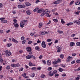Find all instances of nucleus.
<instances>
[{
	"mask_svg": "<svg viewBox=\"0 0 80 80\" xmlns=\"http://www.w3.org/2000/svg\"><path fill=\"white\" fill-rule=\"evenodd\" d=\"M80 80V77H77V78H76V80Z\"/></svg>",
	"mask_w": 80,
	"mask_h": 80,
	"instance_id": "obj_59",
	"label": "nucleus"
},
{
	"mask_svg": "<svg viewBox=\"0 0 80 80\" xmlns=\"http://www.w3.org/2000/svg\"><path fill=\"white\" fill-rule=\"evenodd\" d=\"M51 39H47L48 42H51Z\"/></svg>",
	"mask_w": 80,
	"mask_h": 80,
	"instance_id": "obj_63",
	"label": "nucleus"
},
{
	"mask_svg": "<svg viewBox=\"0 0 80 80\" xmlns=\"http://www.w3.org/2000/svg\"><path fill=\"white\" fill-rule=\"evenodd\" d=\"M41 45L42 46V48H45L47 47L46 44H45V42L44 41H43L41 43Z\"/></svg>",
	"mask_w": 80,
	"mask_h": 80,
	"instance_id": "obj_4",
	"label": "nucleus"
},
{
	"mask_svg": "<svg viewBox=\"0 0 80 80\" xmlns=\"http://www.w3.org/2000/svg\"><path fill=\"white\" fill-rule=\"evenodd\" d=\"M61 2V1L60 0H58V1H56L54 2V4H58L59 3H60Z\"/></svg>",
	"mask_w": 80,
	"mask_h": 80,
	"instance_id": "obj_10",
	"label": "nucleus"
},
{
	"mask_svg": "<svg viewBox=\"0 0 80 80\" xmlns=\"http://www.w3.org/2000/svg\"><path fill=\"white\" fill-rule=\"evenodd\" d=\"M56 49H57V50H59V49H60V47H58V46H57L56 47Z\"/></svg>",
	"mask_w": 80,
	"mask_h": 80,
	"instance_id": "obj_60",
	"label": "nucleus"
},
{
	"mask_svg": "<svg viewBox=\"0 0 80 80\" xmlns=\"http://www.w3.org/2000/svg\"><path fill=\"white\" fill-rule=\"evenodd\" d=\"M0 62L1 63H3V60L2 59V58L0 57Z\"/></svg>",
	"mask_w": 80,
	"mask_h": 80,
	"instance_id": "obj_27",
	"label": "nucleus"
},
{
	"mask_svg": "<svg viewBox=\"0 0 80 80\" xmlns=\"http://www.w3.org/2000/svg\"><path fill=\"white\" fill-rule=\"evenodd\" d=\"M33 58V59H34V60H35V59H36V58L35 57V56H33L32 55V56H31V58Z\"/></svg>",
	"mask_w": 80,
	"mask_h": 80,
	"instance_id": "obj_46",
	"label": "nucleus"
},
{
	"mask_svg": "<svg viewBox=\"0 0 80 80\" xmlns=\"http://www.w3.org/2000/svg\"><path fill=\"white\" fill-rule=\"evenodd\" d=\"M44 12V9L43 8H41L40 9L38 10V13H42V12Z\"/></svg>",
	"mask_w": 80,
	"mask_h": 80,
	"instance_id": "obj_9",
	"label": "nucleus"
},
{
	"mask_svg": "<svg viewBox=\"0 0 80 80\" xmlns=\"http://www.w3.org/2000/svg\"><path fill=\"white\" fill-rule=\"evenodd\" d=\"M38 10H39V8H35V9H34L33 10V12H38Z\"/></svg>",
	"mask_w": 80,
	"mask_h": 80,
	"instance_id": "obj_18",
	"label": "nucleus"
},
{
	"mask_svg": "<svg viewBox=\"0 0 80 80\" xmlns=\"http://www.w3.org/2000/svg\"><path fill=\"white\" fill-rule=\"evenodd\" d=\"M26 50L27 52H30L32 51V48L30 47H27L26 48Z\"/></svg>",
	"mask_w": 80,
	"mask_h": 80,
	"instance_id": "obj_7",
	"label": "nucleus"
},
{
	"mask_svg": "<svg viewBox=\"0 0 80 80\" xmlns=\"http://www.w3.org/2000/svg\"><path fill=\"white\" fill-rule=\"evenodd\" d=\"M76 45H77V46H80V42H77L76 43Z\"/></svg>",
	"mask_w": 80,
	"mask_h": 80,
	"instance_id": "obj_44",
	"label": "nucleus"
},
{
	"mask_svg": "<svg viewBox=\"0 0 80 80\" xmlns=\"http://www.w3.org/2000/svg\"><path fill=\"white\" fill-rule=\"evenodd\" d=\"M22 21H23L24 22V23H25V22H28V21L27 20H26Z\"/></svg>",
	"mask_w": 80,
	"mask_h": 80,
	"instance_id": "obj_62",
	"label": "nucleus"
},
{
	"mask_svg": "<svg viewBox=\"0 0 80 80\" xmlns=\"http://www.w3.org/2000/svg\"><path fill=\"white\" fill-rule=\"evenodd\" d=\"M74 2V1H71L69 4L70 6H71V5H72L73 4V3Z\"/></svg>",
	"mask_w": 80,
	"mask_h": 80,
	"instance_id": "obj_35",
	"label": "nucleus"
},
{
	"mask_svg": "<svg viewBox=\"0 0 80 80\" xmlns=\"http://www.w3.org/2000/svg\"><path fill=\"white\" fill-rule=\"evenodd\" d=\"M3 77V75H0V79H2Z\"/></svg>",
	"mask_w": 80,
	"mask_h": 80,
	"instance_id": "obj_53",
	"label": "nucleus"
},
{
	"mask_svg": "<svg viewBox=\"0 0 80 80\" xmlns=\"http://www.w3.org/2000/svg\"><path fill=\"white\" fill-rule=\"evenodd\" d=\"M7 70H10V66L9 65H8L6 67Z\"/></svg>",
	"mask_w": 80,
	"mask_h": 80,
	"instance_id": "obj_28",
	"label": "nucleus"
},
{
	"mask_svg": "<svg viewBox=\"0 0 80 80\" xmlns=\"http://www.w3.org/2000/svg\"><path fill=\"white\" fill-rule=\"evenodd\" d=\"M67 59L68 60L67 61L68 62H70V61H72V60L73 59V57L70 56H68V57Z\"/></svg>",
	"mask_w": 80,
	"mask_h": 80,
	"instance_id": "obj_8",
	"label": "nucleus"
},
{
	"mask_svg": "<svg viewBox=\"0 0 80 80\" xmlns=\"http://www.w3.org/2000/svg\"><path fill=\"white\" fill-rule=\"evenodd\" d=\"M29 66L31 67L32 66H35V64H33V63H32V62H29Z\"/></svg>",
	"mask_w": 80,
	"mask_h": 80,
	"instance_id": "obj_23",
	"label": "nucleus"
},
{
	"mask_svg": "<svg viewBox=\"0 0 80 80\" xmlns=\"http://www.w3.org/2000/svg\"><path fill=\"white\" fill-rule=\"evenodd\" d=\"M20 25L21 27V28H23L24 26H25V23H24V22L22 21L21 22Z\"/></svg>",
	"mask_w": 80,
	"mask_h": 80,
	"instance_id": "obj_6",
	"label": "nucleus"
},
{
	"mask_svg": "<svg viewBox=\"0 0 80 80\" xmlns=\"http://www.w3.org/2000/svg\"><path fill=\"white\" fill-rule=\"evenodd\" d=\"M70 45L71 47H73L74 45H75V43L72 42L70 43Z\"/></svg>",
	"mask_w": 80,
	"mask_h": 80,
	"instance_id": "obj_22",
	"label": "nucleus"
},
{
	"mask_svg": "<svg viewBox=\"0 0 80 80\" xmlns=\"http://www.w3.org/2000/svg\"><path fill=\"white\" fill-rule=\"evenodd\" d=\"M47 64L48 65H51V61H50V60H48L47 61Z\"/></svg>",
	"mask_w": 80,
	"mask_h": 80,
	"instance_id": "obj_17",
	"label": "nucleus"
},
{
	"mask_svg": "<svg viewBox=\"0 0 80 80\" xmlns=\"http://www.w3.org/2000/svg\"><path fill=\"white\" fill-rule=\"evenodd\" d=\"M61 23H62V24H64V23H65V21H63V19H61Z\"/></svg>",
	"mask_w": 80,
	"mask_h": 80,
	"instance_id": "obj_38",
	"label": "nucleus"
},
{
	"mask_svg": "<svg viewBox=\"0 0 80 80\" xmlns=\"http://www.w3.org/2000/svg\"><path fill=\"white\" fill-rule=\"evenodd\" d=\"M58 70L59 72H63V69L60 68L58 69Z\"/></svg>",
	"mask_w": 80,
	"mask_h": 80,
	"instance_id": "obj_30",
	"label": "nucleus"
},
{
	"mask_svg": "<svg viewBox=\"0 0 80 80\" xmlns=\"http://www.w3.org/2000/svg\"><path fill=\"white\" fill-rule=\"evenodd\" d=\"M25 39V37L24 36H22L21 38V40H24Z\"/></svg>",
	"mask_w": 80,
	"mask_h": 80,
	"instance_id": "obj_42",
	"label": "nucleus"
},
{
	"mask_svg": "<svg viewBox=\"0 0 80 80\" xmlns=\"http://www.w3.org/2000/svg\"><path fill=\"white\" fill-rule=\"evenodd\" d=\"M76 24L77 25H80V21H78L76 22Z\"/></svg>",
	"mask_w": 80,
	"mask_h": 80,
	"instance_id": "obj_55",
	"label": "nucleus"
},
{
	"mask_svg": "<svg viewBox=\"0 0 80 80\" xmlns=\"http://www.w3.org/2000/svg\"><path fill=\"white\" fill-rule=\"evenodd\" d=\"M7 45H8V47H10L11 46H12V44L10 43L8 44Z\"/></svg>",
	"mask_w": 80,
	"mask_h": 80,
	"instance_id": "obj_56",
	"label": "nucleus"
},
{
	"mask_svg": "<svg viewBox=\"0 0 80 80\" xmlns=\"http://www.w3.org/2000/svg\"><path fill=\"white\" fill-rule=\"evenodd\" d=\"M73 24V22H69L66 25H67V26H70V25H72Z\"/></svg>",
	"mask_w": 80,
	"mask_h": 80,
	"instance_id": "obj_20",
	"label": "nucleus"
},
{
	"mask_svg": "<svg viewBox=\"0 0 80 80\" xmlns=\"http://www.w3.org/2000/svg\"><path fill=\"white\" fill-rule=\"evenodd\" d=\"M64 57V56L63 54H61L60 55V58H62V59H63V57Z\"/></svg>",
	"mask_w": 80,
	"mask_h": 80,
	"instance_id": "obj_33",
	"label": "nucleus"
},
{
	"mask_svg": "<svg viewBox=\"0 0 80 80\" xmlns=\"http://www.w3.org/2000/svg\"><path fill=\"white\" fill-rule=\"evenodd\" d=\"M26 42V40H23L22 42V43L23 44V45H24L25 43Z\"/></svg>",
	"mask_w": 80,
	"mask_h": 80,
	"instance_id": "obj_37",
	"label": "nucleus"
},
{
	"mask_svg": "<svg viewBox=\"0 0 80 80\" xmlns=\"http://www.w3.org/2000/svg\"><path fill=\"white\" fill-rule=\"evenodd\" d=\"M32 43V41H29L28 42V44H31V43Z\"/></svg>",
	"mask_w": 80,
	"mask_h": 80,
	"instance_id": "obj_50",
	"label": "nucleus"
},
{
	"mask_svg": "<svg viewBox=\"0 0 80 80\" xmlns=\"http://www.w3.org/2000/svg\"><path fill=\"white\" fill-rule=\"evenodd\" d=\"M37 43H41V41H40V40L38 39Z\"/></svg>",
	"mask_w": 80,
	"mask_h": 80,
	"instance_id": "obj_58",
	"label": "nucleus"
},
{
	"mask_svg": "<svg viewBox=\"0 0 80 80\" xmlns=\"http://www.w3.org/2000/svg\"><path fill=\"white\" fill-rule=\"evenodd\" d=\"M53 73V75H55L56 73H57V70H55L53 71V72H52Z\"/></svg>",
	"mask_w": 80,
	"mask_h": 80,
	"instance_id": "obj_43",
	"label": "nucleus"
},
{
	"mask_svg": "<svg viewBox=\"0 0 80 80\" xmlns=\"http://www.w3.org/2000/svg\"><path fill=\"white\" fill-rule=\"evenodd\" d=\"M47 33H48V32H41L40 33L41 35H45V34H47Z\"/></svg>",
	"mask_w": 80,
	"mask_h": 80,
	"instance_id": "obj_14",
	"label": "nucleus"
},
{
	"mask_svg": "<svg viewBox=\"0 0 80 80\" xmlns=\"http://www.w3.org/2000/svg\"><path fill=\"white\" fill-rule=\"evenodd\" d=\"M45 75L44 74H42L40 76L41 78H45Z\"/></svg>",
	"mask_w": 80,
	"mask_h": 80,
	"instance_id": "obj_36",
	"label": "nucleus"
},
{
	"mask_svg": "<svg viewBox=\"0 0 80 80\" xmlns=\"http://www.w3.org/2000/svg\"><path fill=\"white\" fill-rule=\"evenodd\" d=\"M49 13H50V11L48 9H46L45 10H44V11L42 13L41 16L43 17L45 15V14H46V16L48 17H51V15H49Z\"/></svg>",
	"mask_w": 80,
	"mask_h": 80,
	"instance_id": "obj_1",
	"label": "nucleus"
},
{
	"mask_svg": "<svg viewBox=\"0 0 80 80\" xmlns=\"http://www.w3.org/2000/svg\"><path fill=\"white\" fill-rule=\"evenodd\" d=\"M42 26V23H40L39 25V28H41Z\"/></svg>",
	"mask_w": 80,
	"mask_h": 80,
	"instance_id": "obj_32",
	"label": "nucleus"
},
{
	"mask_svg": "<svg viewBox=\"0 0 80 80\" xmlns=\"http://www.w3.org/2000/svg\"><path fill=\"white\" fill-rule=\"evenodd\" d=\"M57 32L58 33H60V34L63 33V32L61 31L59 29L58 30Z\"/></svg>",
	"mask_w": 80,
	"mask_h": 80,
	"instance_id": "obj_24",
	"label": "nucleus"
},
{
	"mask_svg": "<svg viewBox=\"0 0 80 80\" xmlns=\"http://www.w3.org/2000/svg\"><path fill=\"white\" fill-rule=\"evenodd\" d=\"M42 62L44 64V65H46V61H45V60H43Z\"/></svg>",
	"mask_w": 80,
	"mask_h": 80,
	"instance_id": "obj_51",
	"label": "nucleus"
},
{
	"mask_svg": "<svg viewBox=\"0 0 80 80\" xmlns=\"http://www.w3.org/2000/svg\"><path fill=\"white\" fill-rule=\"evenodd\" d=\"M26 75H27V73H25L23 74H22V76L24 77H25V76H26Z\"/></svg>",
	"mask_w": 80,
	"mask_h": 80,
	"instance_id": "obj_41",
	"label": "nucleus"
},
{
	"mask_svg": "<svg viewBox=\"0 0 80 80\" xmlns=\"http://www.w3.org/2000/svg\"><path fill=\"white\" fill-rule=\"evenodd\" d=\"M30 10H28L26 11V13L28 14V15H30L31 14L30 12Z\"/></svg>",
	"mask_w": 80,
	"mask_h": 80,
	"instance_id": "obj_25",
	"label": "nucleus"
},
{
	"mask_svg": "<svg viewBox=\"0 0 80 80\" xmlns=\"http://www.w3.org/2000/svg\"><path fill=\"white\" fill-rule=\"evenodd\" d=\"M11 66L12 67H20V65L19 63L18 64H12L11 65Z\"/></svg>",
	"mask_w": 80,
	"mask_h": 80,
	"instance_id": "obj_5",
	"label": "nucleus"
},
{
	"mask_svg": "<svg viewBox=\"0 0 80 80\" xmlns=\"http://www.w3.org/2000/svg\"><path fill=\"white\" fill-rule=\"evenodd\" d=\"M35 74L34 73H32L31 74V77H35Z\"/></svg>",
	"mask_w": 80,
	"mask_h": 80,
	"instance_id": "obj_40",
	"label": "nucleus"
},
{
	"mask_svg": "<svg viewBox=\"0 0 80 80\" xmlns=\"http://www.w3.org/2000/svg\"><path fill=\"white\" fill-rule=\"evenodd\" d=\"M59 76V74H58L57 73L55 75V77L56 78H58V76Z\"/></svg>",
	"mask_w": 80,
	"mask_h": 80,
	"instance_id": "obj_49",
	"label": "nucleus"
},
{
	"mask_svg": "<svg viewBox=\"0 0 80 80\" xmlns=\"http://www.w3.org/2000/svg\"><path fill=\"white\" fill-rule=\"evenodd\" d=\"M25 4L27 6H30L31 5V4L30 3L28 2H25Z\"/></svg>",
	"mask_w": 80,
	"mask_h": 80,
	"instance_id": "obj_19",
	"label": "nucleus"
},
{
	"mask_svg": "<svg viewBox=\"0 0 80 80\" xmlns=\"http://www.w3.org/2000/svg\"><path fill=\"white\" fill-rule=\"evenodd\" d=\"M80 13V11H78L77 12H75L76 15H79Z\"/></svg>",
	"mask_w": 80,
	"mask_h": 80,
	"instance_id": "obj_29",
	"label": "nucleus"
},
{
	"mask_svg": "<svg viewBox=\"0 0 80 80\" xmlns=\"http://www.w3.org/2000/svg\"><path fill=\"white\" fill-rule=\"evenodd\" d=\"M72 56H73V57H75L76 56V53H72Z\"/></svg>",
	"mask_w": 80,
	"mask_h": 80,
	"instance_id": "obj_47",
	"label": "nucleus"
},
{
	"mask_svg": "<svg viewBox=\"0 0 80 80\" xmlns=\"http://www.w3.org/2000/svg\"><path fill=\"white\" fill-rule=\"evenodd\" d=\"M23 68H20L19 70V71L20 72H22V71H23Z\"/></svg>",
	"mask_w": 80,
	"mask_h": 80,
	"instance_id": "obj_45",
	"label": "nucleus"
},
{
	"mask_svg": "<svg viewBox=\"0 0 80 80\" xmlns=\"http://www.w3.org/2000/svg\"><path fill=\"white\" fill-rule=\"evenodd\" d=\"M35 49H36V50H37L38 51H40V48H39V47L38 46L36 47H35Z\"/></svg>",
	"mask_w": 80,
	"mask_h": 80,
	"instance_id": "obj_21",
	"label": "nucleus"
},
{
	"mask_svg": "<svg viewBox=\"0 0 80 80\" xmlns=\"http://www.w3.org/2000/svg\"><path fill=\"white\" fill-rule=\"evenodd\" d=\"M18 7L19 8H25V6H22L21 5H18Z\"/></svg>",
	"mask_w": 80,
	"mask_h": 80,
	"instance_id": "obj_16",
	"label": "nucleus"
},
{
	"mask_svg": "<svg viewBox=\"0 0 80 80\" xmlns=\"http://www.w3.org/2000/svg\"><path fill=\"white\" fill-rule=\"evenodd\" d=\"M5 18H0V20H1L2 23H8V21L6 20H5Z\"/></svg>",
	"mask_w": 80,
	"mask_h": 80,
	"instance_id": "obj_3",
	"label": "nucleus"
},
{
	"mask_svg": "<svg viewBox=\"0 0 80 80\" xmlns=\"http://www.w3.org/2000/svg\"><path fill=\"white\" fill-rule=\"evenodd\" d=\"M75 5H80V2H79L77 1V2H76L75 3Z\"/></svg>",
	"mask_w": 80,
	"mask_h": 80,
	"instance_id": "obj_26",
	"label": "nucleus"
},
{
	"mask_svg": "<svg viewBox=\"0 0 80 80\" xmlns=\"http://www.w3.org/2000/svg\"><path fill=\"white\" fill-rule=\"evenodd\" d=\"M26 58L27 59H30V58H32V55H27L26 57Z\"/></svg>",
	"mask_w": 80,
	"mask_h": 80,
	"instance_id": "obj_11",
	"label": "nucleus"
},
{
	"mask_svg": "<svg viewBox=\"0 0 80 80\" xmlns=\"http://www.w3.org/2000/svg\"><path fill=\"white\" fill-rule=\"evenodd\" d=\"M76 62L78 63H80V59L77 60L76 61Z\"/></svg>",
	"mask_w": 80,
	"mask_h": 80,
	"instance_id": "obj_48",
	"label": "nucleus"
},
{
	"mask_svg": "<svg viewBox=\"0 0 80 80\" xmlns=\"http://www.w3.org/2000/svg\"><path fill=\"white\" fill-rule=\"evenodd\" d=\"M49 76H50V77H52V76H53V72L52 71L49 72Z\"/></svg>",
	"mask_w": 80,
	"mask_h": 80,
	"instance_id": "obj_15",
	"label": "nucleus"
},
{
	"mask_svg": "<svg viewBox=\"0 0 80 80\" xmlns=\"http://www.w3.org/2000/svg\"><path fill=\"white\" fill-rule=\"evenodd\" d=\"M12 41L13 42H14L15 43H18V41L17 40L15 39V38H14L12 39Z\"/></svg>",
	"mask_w": 80,
	"mask_h": 80,
	"instance_id": "obj_13",
	"label": "nucleus"
},
{
	"mask_svg": "<svg viewBox=\"0 0 80 80\" xmlns=\"http://www.w3.org/2000/svg\"><path fill=\"white\" fill-rule=\"evenodd\" d=\"M32 70H36V67H33L31 68Z\"/></svg>",
	"mask_w": 80,
	"mask_h": 80,
	"instance_id": "obj_52",
	"label": "nucleus"
},
{
	"mask_svg": "<svg viewBox=\"0 0 80 80\" xmlns=\"http://www.w3.org/2000/svg\"><path fill=\"white\" fill-rule=\"evenodd\" d=\"M13 24L15 28H18L19 27V25L18 23H15L14 22H13Z\"/></svg>",
	"mask_w": 80,
	"mask_h": 80,
	"instance_id": "obj_12",
	"label": "nucleus"
},
{
	"mask_svg": "<svg viewBox=\"0 0 80 80\" xmlns=\"http://www.w3.org/2000/svg\"><path fill=\"white\" fill-rule=\"evenodd\" d=\"M5 53H6V55L7 57H9L10 55H12V52L10 51H9L8 50H6L5 51Z\"/></svg>",
	"mask_w": 80,
	"mask_h": 80,
	"instance_id": "obj_2",
	"label": "nucleus"
},
{
	"mask_svg": "<svg viewBox=\"0 0 80 80\" xmlns=\"http://www.w3.org/2000/svg\"><path fill=\"white\" fill-rule=\"evenodd\" d=\"M75 35H76L75 34H72V35H71V37H74L75 36Z\"/></svg>",
	"mask_w": 80,
	"mask_h": 80,
	"instance_id": "obj_54",
	"label": "nucleus"
},
{
	"mask_svg": "<svg viewBox=\"0 0 80 80\" xmlns=\"http://www.w3.org/2000/svg\"><path fill=\"white\" fill-rule=\"evenodd\" d=\"M13 22H14V23H17V20L16 19H14L13 20Z\"/></svg>",
	"mask_w": 80,
	"mask_h": 80,
	"instance_id": "obj_39",
	"label": "nucleus"
},
{
	"mask_svg": "<svg viewBox=\"0 0 80 80\" xmlns=\"http://www.w3.org/2000/svg\"><path fill=\"white\" fill-rule=\"evenodd\" d=\"M62 77H65V76H66V74H65V73H64V74H62Z\"/></svg>",
	"mask_w": 80,
	"mask_h": 80,
	"instance_id": "obj_64",
	"label": "nucleus"
},
{
	"mask_svg": "<svg viewBox=\"0 0 80 80\" xmlns=\"http://www.w3.org/2000/svg\"><path fill=\"white\" fill-rule=\"evenodd\" d=\"M56 11V9H53L52 10V12H55Z\"/></svg>",
	"mask_w": 80,
	"mask_h": 80,
	"instance_id": "obj_61",
	"label": "nucleus"
},
{
	"mask_svg": "<svg viewBox=\"0 0 80 80\" xmlns=\"http://www.w3.org/2000/svg\"><path fill=\"white\" fill-rule=\"evenodd\" d=\"M61 62V59H58V62L59 63Z\"/></svg>",
	"mask_w": 80,
	"mask_h": 80,
	"instance_id": "obj_57",
	"label": "nucleus"
},
{
	"mask_svg": "<svg viewBox=\"0 0 80 80\" xmlns=\"http://www.w3.org/2000/svg\"><path fill=\"white\" fill-rule=\"evenodd\" d=\"M52 70V67H49L48 68V71H50V70Z\"/></svg>",
	"mask_w": 80,
	"mask_h": 80,
	"instance_id": "obj_34",
	"label": "nucleus"
},
{
	"mask_svg": "<svg viewBox=\"0 0 80 80\" xmlns=\"http://www.w3.org/2000/svg\"><path fill=\"white\" fill-rule=\"evenodd\" d=\"M53 20L54 22H58V19H53Z\"/></svg>",
	"mask_w": 80,
	"mask_h": 80,
	"instance_id": "obj_31",
	"label": "nucleus"
}]
</instances>
